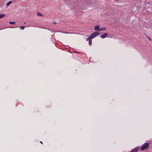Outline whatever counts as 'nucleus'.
I'll return each mask as SVG.
<instances>
[{
	"instance_id": "obj_15",
	"label": "nucleus",
	"mask_w": 152,
	"mask_h": 152,
	"mask_svg": "<svg viewBox=\"0 0 152 152\" xmlns=\"http://www.w3.org/2000/svg\"><path fill=\"white\" fill-rule=\"evenodd\" d=\"M148 39L150 41H151V39L150 38H148Z\"/></svg>"
},
{
	"instance_id": "obj_8",
	"label": "nucleus",
	"mask_w": 152,
	"mask_h": 152,
	"mask_svg": "<svg viewBox=\"0 0 152 152\" xmlns=\"http://www.w3.org/2000/svg\"><path fill=\"white\" fill-rule=\"evenodd\" d=\"M15 23V21H11L9 22V23L11 24H14Z\"/></svg>"
},
{
	"instance_id": "obj_10",
	"label": "nucleus",
	"mask_w": 152,
	"mask_h": 152,
	"mask_svg": "<svg viewBox=\"0 0 152 152\" xmlns=\"http://www.w3.org/2000/svg\"><path fill=\"white\" fill-rule=\"evenodd\" d=\"M37 15L38 16H43L42 14L40 13H38L37 14Z\"/></svg>"
},
{
	"instance_id": "obj_16",
	"label": "nucleus",
	"mask_w": 152,
	"mask_h": 152,
	"mask_svg": "<svg viewBox=\"0 0 152 152\" xmlns=\"http://www.w3.org/2000/svg\"><path fill=\"white\" fill-rule=\"evenodd\" d=\"M54 23V24H56V23H55V22H54V23Z\"/></svg>"
},
{
	"instance_id": "obj_17",
	"label": "nucleus",
	"mask_w": 152,
	"mask_h": 152,
	"mask_svg": "<svg viewBox=\"0 0 152 152\" xmlns=\"http://www.w3.org/2000/svg\"><path fill=\"white\" fill-rule=\"evenodd\" d=\"M40 143H42V142L41 141H40Z\"/></svg>"
},
{
	"instance_id": "obj_3",
	"label": "nucleus",
	"mask_w": 152,
	"mask_h": 152,
	"mask_svg": "<svg viewBox=\"0 0 152 152\" xmlns=\"http://www.w3.org/2000/svg\"><path fill=\"white\" fill-rule=\"evenodd\" d=\"M139 147H137L133 149L130 152H137L139 149Z\"/></svg>"
},
{
	"instance_id": "obj_14",
	"label": "nucleus",
	"mask_w": 152,
	"mask_h": 152,
	"mask_svg": "<svg viewBox=\"0 0 152 152\" xmlns=\"http://www.w3.org/2000/svg\"><path fill=\"white\" fill-rule=\"evenodd\" d=\"M61 33H67V32H65L64 31H61Z\"/></svg>"
},
{
	"instance_id": "obj_2",
	"label": "nucleus",
	"mask_w": 152,
	"mask_h": 152,
	"mask_svg": "<svg viewBox=\"0 0 152 152\" xmlns=\"http://www.w3.org/2000/svg\"><path fill=\"white\" fill-rule=\"evenodd\" d=\"M99 34V32L97 31H96L92 33L90 35V37H91V38L92 39L94 38V37H96L98 34Z\"/></svg>"
},
{
	"instance_id": "obj_12",
	"label": "nucleus",
	"mask_w": 152,
	"mask_h": 152,
	"mask_svg": "<svg viewBox=\"0 0 152 152\" xmlns=\"http://www.w3.org/2000/svg\"><path fill=\"white\" fill-rule=\"evenodd\" d=\"M11 1H9V2H8L7 3V5L8 6V5H9L10 4H11Z\"/></svg>"
},
{
	"instance_id": "obj_1",
	"label": "nucleus",
	"mask_w": 152,
	"mask_h": 152,
	"mask_svg": "<svg viewBox=\"0 0 152 152\" xmlns=\"http://www.w3.org/2000/svg\"><path fill=\"white\" fill-rule=\"evenodd\" d=\"M149 143H146L144 144L141 147V150L142 151H144L147 149L149 147Z\"/></svg>"
},
{
	"instance_id": "obj_6",
	"label": "nucleus",
	"mask_w": 152,
	"mask_h": 152,
	"mask_svg": "<svg viewBox=\"0 0 152 152\" xmlns=\"http://www.w3.org/2000/svg\"><path fill=\"white\" fill-rule=\"evenodd\" d=\"M106 30V28H99V31H104Z\"/></svg>"
},
{
	"instance_id": "obj_5",
	"label": "nucleus",
	"mask_w": 152,
	"mask_h": 152,
	"mask_svg": "<svg viewBox=\"0 0 152 152\" xmlns=\"http://www.w3.org/2000/svg\"><path fill=\"white\" fill-rule=\"evenodd\" d=\"M99 25H96L94 27V29L96 31H99Z\"/></svg>"
},
{
	"instance_id": "obj_11",
	"label": "nucleus",
	"mask_w": 152,
	"mask_h": 152,
	"mask_svg": "<svg viewBox=\"0 0 152 152\" xmlns=\"http://www.w3.org/2000/svg\"><path fill=\"white\" fill-rule=\"evenodd\" d=\"M92 43V41L91 40H90L89 41V44L90 45H91Z\"/></svg>"
},
{
	"instance_id": "obj_13",
	"label": "nucleus",
	"mask_w": 152,
	"mask_h": 152,
	"mask_svg": "<svg viewBox=\"0 0 152 152\" xmlns=\"http://www.w3.org/2000/svg\"><path fill=\"white\" fill-rule=\"evenodd\" d=\"M25 26H22L20 27V28L21 29H24L25 28Z\"/></svg>"
},
{
	"instance_id": "obj_4",
	"label": "nucleus",
	"mask_w": 152,
	"mask_h": 152,
	"mask_svg": "<svg viewBox=\"0 0 152 152\" xmlns=\"http://www.w3.org/2000/svg\"><path fill=\"white\" fill-rule=\"evenodd\" d=\"M107 35H108L107 33H105L104 34L101 35L100 36V37L102 39L106 37L107 36Z\"/></svg>"
},
{
	"instance_id": "obj_9",
	"label": "nucleus",
	"mask_w": 152,
	"mask_h": 152,
	"mask_svg": "<svg viewBox=\"0 0 152 152\" xmlns=\"http://www.w3.org/2000/svg\"><path fill=\"white\" fill-rule=\"evenodd\" d=\"M92 39L91 38V37H90V36H89V37H88L87 39H86V41H88V40H91Z\"/></svg>"
},
{
	"instance_id": "obj_7",
	"label": "nucleus",
	"mask_w": 152,
	"mask_h": 152,
	"mask_svg": "<svg viewBox=\"0 0 152 152\" xmlns=\"http://www.w3.org/2000/svg\"><path fill=\"white\" fill-rule=\"evenodd\" d=\"M5 16V15L3 14L0 15V18H2Z\"/></svg>"
}]
</instances>
